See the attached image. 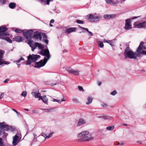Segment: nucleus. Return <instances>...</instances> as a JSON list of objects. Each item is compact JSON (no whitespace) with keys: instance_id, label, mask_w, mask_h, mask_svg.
I'll return each instance as SVG.
<instances>
[{"instance_id":"obj_1","label":"nucleus","mask_w":146,"mask_h":146,"mask_svg":"<svg viewBox=\"0 0 146 146\" xmlns=\"http://www.w3.org/2000/svg\"><path fill=\"white\" fill-rule=\"evenodd\" d=\"M124 54L126 58H129L130 59H135L137 57L140 56V55L138 54L137 52H133L128 47H127L125 49Z\"/></svg>"},{"instance_id":"obj_7","label":"nucleus","mask_w":146,"mask_h":146,"mask_svg":"<svg viewBox=\"0 0 146 146\" xmlns=\"http://www.w3.org/2000/svg\"><path fill=\"white\" fill-rule=\"evenodd\" d=\"M19 133H17L13 137V140L12 143L13 145L14 146L17 144L21 139V138L19 136Z\"/></svg>"},{"instance_id":"obj_26","label":"nucleus","mask_w":146,"mask_h":146,"mask_svg":"<svg viewBox=\"0 0 146 146\" xmlns=\"http://www.w3.org/2000/svg\"><path fill=\"white\" fill-rule=\"evenodd\" d=\"M16 6V4L14 3H11L9 4V7L11 9H14Z\"/></svg>"},{"instance_id":"obj_10","label":"nucleus","mask_w":146,"mask_h":146,"mask_svg":"<svg viewBox=\"0 0 146 146\" xmlns=\"http://www.w3.org/2000/svg\"><path fill=\"white\" fill-rule=\"evenodd\" d=\"M7 30V28L5 27L2 26L1 27H0V35H7L8 33H5Z\"/></svg>"},{"instance_id":"obj_28","label":"nucleus","mask_w":146,"mask_h":146,"mask_svg":"<svg viewBox=\"0 0 146 146\" xmlns=\"http://www.w3.org/2000/svg\"><path fill=\"white\" fill-rule=\"evenodd\" d=\"M42 2H43L44 3H46L47 5H48L49 4L50 1H52V0H38Z\"/></svg>"},{"instance_id":"obj_32","label":"nucleus","mask_w":146,"mask_h":146,"mask_svg":"<svg viewBox=\"0 0 146 146\" xmlns=\"http://www.w3.org/2000/svg\"><path fill=\"white\" fill-rule=\"evenodd\" d=\"M79 71L73 70L72 74L75 75H78L79 74Z\"/></svg>"},{"instance_id":"obj_30","label":"nucleus","mask_w":146,"mask_h":146,"mask_svg":"<svg viewBox=\"0 0 146 146\" xmlns=\"http://www.w3.org/2000/svg\"><path fill=\"white\" fill-rule=\"evenodd\" d=\"M88 101L86 103V104L88 105L91 103L92 102V97H89L88 98Z\"/></svg>"},{"instance_id":"obj_34","label":"nucleus","mask_w":146,"mask_h":146,"mask_svg":"<svg viewBox=\"0 0 146 146\" xmlns=\"http://www.w3.org/2000/svg\"><path fill=\"white\" fill-rule=\"evenodd\" d=\"M0 134L1 135H3V136L4 137H6V136L7 135V133H5L3 132V131H0Z\"/></svg>"},{"instance_id":"obj_46","label":"nucleus","mask_w":146,"mask_h":146,"mask_svg":"<svg viewBox=\"0 0 146 146\" xmlns=\"http://www.w3.org/2000/svg\"><path fill=\"white\" fill-rule=\"evenodd\" d=\"M76 22L79 24H83L84 23V22L83 21H81L80 20H77L76 21Z\"/></svg>"},{"instance_id":"obj_6","label":"nucleus","mask_w":146,"mask_h":146,"mask_svg":"<svg viewBox=\"0 0 146 146\" xmlns=\"http://www.w3.org/2000/svg\"><path fill=\"white\" fill-rule=\"evenodd\" d=\"M102 17L100 15L96 16L94 15L90 14L88 19H90L92 22H97Z\"/></svg>"},{"instance_id":"obj_49","label":"nucleus","mask_w":146,"mask_h":146,"mask_svg":"<svg viewBox=\"0 0 146 146\" xmlns=\"http://www.w3.org/2000/svg\"><path fill=\"white\" fill-rule=\"evenodd\" d=\"M78 26L80 27V29H81L84 30L86 31H88V29H87V28L81 27L80 26Z\"/></svg>"},{"instance_id":"obj_56","label":"nucleus","mask_w":146,"mask_h":146,"mask_svg":"<svg viewBox=\"0 0 146 146\" xmlns=\"http://www.w3.org/2000/svg\"><path fill=\"white\" fill-rule=\"evenodd\" d=\"M102 106L103 107H106L107 106V105L105 103H103L102 104Z\"/></svg>"},{"instance_id":"obj_19","label":"nucleus","mask_w":146,"mask_h":146,"mask_svg":"<svg viewBox=\"0 0 146 146\" xmlns=\"http://www.w3.org/2000/svg\"><path fill=\"white\" fill-rule=\"evenodd\" d=\"M42 100V101L45 104H48V99L46 98V96H44L41 97H40L38 99L39 100Z\"/></svg>"},{"instance_id":"obj_22","label":"nucleus","mask_w":146,"mask_h":146,"mask_svg":"<svg viewBox=\"0 0 146 146\" xmlns=\"http://www.w3.org/2000/svg\"><path fill=\"white\" fill-rule=\"evenodd\" d=\"M76 29V28L75 27L70 28L67 29L66 31V32L67 33L69 34L71 32L75 31Z\"/></svg>"},{"instance_id":"obj_25","label":"nucleus","mask_w":146,"mask_h":146,"mask_svg":"<svg viewBox=\"0 0 146 146\" xmlns=\"http://www.w3.org/2000/svg\"><path fill=\"white\" fill-rule=\"evenodd\" d=\"M103 42H106L109 44L111 46H113L114 43L112 40H107L105 39L104 40Z\"/></svg>"},{"instance_id":"obj_58","label":"nucleus","mask_w":146,"mask_h":146,"mask_svg":"<svg viewBox=\"0 0 146 146\" xmlns=\"http://www.w3.org/2000/svg\"><path fill=\"white\" fill-rule=\"evenodd\" d=\"M9 80V79H6L4 81V83H7L8 82Z\"/></svg>"},{"instance_id":"obj_8","label":"nucleus","mask_w":146,"mask_h":146,"mask_svg":"<svg viewBox=\"0 0 146 146\" xmlns=\"http://www.w3.org/2000/svg\"><path fill=\"white\" fill-rule=\"evenodd\" d=\"M46 62V61H44V60H41L39 62L35 63L34 67L39 68L40 67L44 66Z\"/></svg>"},{"instance_id":"obj_39","label":"nucleus","mask_w":146,"mask_h":146,"mask_svg":"<svg viewBox=\"0 0 146 146\" xmlns=\"http://www.w3.org/2000/svg\"><path fill=\"white\" fill-rule=\"evenodd\" d=\"M6 2V0H0V5L5 4Z\"/></svg>"},{"instance_id":"obj_54","label":"nucleus","mask_w":146,"mask_h":146,"mask_svg":"<svg viewBox=\"0 0 146 146\" xmlns=\"http://www.w3.org/2000/svg\"><path fill=\"white\" fill-rule=\"evenodd\" d=\"M86 31L88 32V33H89V35L91 36H93V34L91 32L89 31L88 29V31Z\"/></svg>"},{"instance_id":"obj_64","label":"nucleus","mask_w":146,"mask_h":146,"mask_svg":"<svg viewBox=\"0 0 146 146\" xmlns=\"http://www.w3.org/2000/svg\"><path fill=\"white\" fill-rule=\"evenodd\" d=\"M144 55H146V51H143L142 52Z\"/></svg>"},{"instance_id":"obj_36","label":"nucleus","mask_w":146,"mask_h":146,"mask_svg":"<svg viewBox=\"0 0 146 146\" xmlns=\"http://www.w3.org/2000/svg\"><path fill=\"white\" fill-rule=\"evenodd\" d=\"M34 138L32 142V143H31V145H32V144L33 143H34L35 142L37 141V139L36 137V135H34Z\"/></svg>"},{"instance_id":"obj_38","label":"nucleus","mask_w":146,"mask_h":146,"mask_svg":"<svg viewBox=\"0 0 146 146\" xmlns=\"http://www.w3.org/2000/svg\"><path fill=\"white\" fill-rule=\"evenodd\" d=\"M72 101L73 102L76 103H78L79 102L78 99L76 98H73L72 99Z\"/></svg>"},{"instance_id":"obj_43","label":"nucleus","mask_w":146,"mask_h":146,"mask_svg":"<svg viewBox=\"0 0 146 146\" xmlns=\"http://www.w3.org/2000/svg\"><path fill=\"white\" fill-rule=\"evenodd\" d=\"M54 133V132H51L48 135H47V139L49 138L52 137L53 134Z\"/></svg>"},{"instance_id":"obj_51","label":"nucleus","mask_w":146,"mask_h":146,"mask_svg":"<svg viewBox=\"0 0 146 146\" xmlns=\"http://www.w3.org/2000/svg\"><path fill=\"white\" fill-rule=\"evenodd\" d=\"M43 40L45 42L46 44H48V41L47 39H46V38H43Z\"/></svg>"},{"instance_id":"obj_17","label":"nucleus","mask_w":146,"mask_h":146,"mask_svg":"<svg viewBox=\"0 0 146 146\" xmlns=\"http://www.w3.org/2000/svg\"><path fill=\"white\" fill-rule=\"evenodd\" d=\"M0 127H1L0 131H3V130L6 131H8L9 130L8 125H5L3 123H0Z\"/></svg>"},{"instance_id":"obj_52","label":"nucleus","mask_w":146,"mask_h":146,"mask_svg":"<svg viewBox=\"0 0 146 146\" xmlns=\"http://www.w3.org/2000/svg\"><path fill=\"white\" fill-rule=\"evenodd\" d=\"M100 117L102 118L103 119H104V120H106L107 115L101 116Z\"/></svg>"},{"instance_id":"obj_3","label":"nucleus","mask_w":146,"mask_h":146,"mask_svg":"<svg viewBox=\"0 0 146 146\" xmlns=\"http://www.w3.org/2000/svg\"><path fill=\"white\" fill-rule=\"evenodd\" d=\"M40 53L42 55L44 56L43 60L44 61H46V62L51 57V55L50 54L48 50L46 49L42 50H41Z\"/></svg>"},{"instance_id":"obj_24","label":"nucleus","mask_w":146,"mask_h":146,"mask_svg":"<svg viewBox=\"0 0 146 146\" xmlns=\"http://www.w3.org/2000/svg\"><path fill=\"white\" fill-rule=\"evenodd\" d=\"M32 94L35 98H38L39 99L40 97H41L40 93L39 92H32Z\"/></svg>"},{"instance_id":"obj_5","label":"nucleus","mask_w":146,"mask_h":146,"mask_svg":"<svg viewBox=\"0 0 146 146\" xmlns=\"http://www.w3.org/2000/svg\"><path fill=\"white\" fill-rule=\"evenodd\" d=\"M143 42H141L137 50V52L140 55V54H144L142 52L143 51H145L143 50H146V47L143 45Z\"/></svg>"},{"instance_id":"obj_55","label":"nucleus","mask_w":146,"mask_h":146,"mask_svg":"<svg viewBox=\"0 0 146 146\" xmlns=\"http://www.w3.org/2000/svg\"><path fill=\"white\" fill-rule=\"evenodd\" d=\"M12 110L13 111H14L18 115H19L20 114V113L18 112L16 110H15L14 109H12Z\"/></svg>"},{"instance_id":"obj_40","label":"nucleus","mask_w":146,"mask_h":146,"mask_svg":"<svg viewBox=\"0 0 146 146\" xmlns=\"http://www.w3.org/2000/svg\"><path fill=\"white\" fill-rule=\"evenodd\" d=\"M23 34L24 36L27 39V31H26L25 32H23Z\"/></svg>"},{"instance_id":"obj_16","label":"nucleus","mask_w":146,"mask_h":146,"mask_svg":"<svg viewBox=\"0 0 146 146\" xmlns=\"http://www.w3.org/2000/svg\"><path fill=\"white\" fill-rule=\"evenodd\" d=\"M134 25L135 27H137L138 28H141L142 27H145L146 26V22H143L137 24L136 23H134Z\"/></svg>"},{"instance_id":"obj_53","label":"nucleus","mask_w":146,"mask_h":146,"mask_svg":"<svg viewBox=\"0 0 146 146\" xmlns=\"http://www.w3.org/2000/svg\"><path fill=\"white\" fill-rule=\"evenodd\" d=\"M112 117L111 116L107 115V120H110L112 119Z\"/></svg>"},{"instance_id":"obj_45","label":"nucleus","mask_w":146,"mask_h":146,"mask_svg":"<svg viewBox=\"0 0 146 146\" xmlns=\"http://www.w3.org/2000/svg\"><path fill=\"white\" fill-rule=\"evenodd\" d=\"M3 139L0 138V146H3Z\"/></svg>"},{"instance_id":"obj_13","label":"nucleus","mask_w":146,"mask_h":146,"mask_svg":"<svg viewBox=\"0 0 146 146\" xmlns=\"http://www.w3.org/2000/svg\"><path fill=\"white\" fill-rule=\"evenodd\" d=\"M4 52L3 50L0 51V65L4 64H8L9 63H7V62L4 61L2 59L3 55Z\"/></svg>"},{"instance_id":"obj_14","label":"nucleus","mask_w":146,"mask_h":146,"mask_svg":"<svg viewBox=\"0 0 146 146\" xmlns=\"http://www.w3.org/2000/svg\"><path fill=\"white\" fill-rule=\"evenodd\" d=\"M28 44L29 45L30 47L31 48L32 51L36 48V42H35L33 40H29L28 41Z\"/></svg>"},{"instance_id":"obj_62","label":"nucleus","mask_w":146,"mask_h":146,"mask_svg":"<svg viewBox=\"0 0 146 146\" xmlns=\"http://www.w3.org/2000/svg\"><path fill=\"white\" fill-rule=\"evenodd\" d=\"M57 102H58L59 104H60L61 103V101L60 100H57Z\"/></svg>"},{"instance_id":"obj_4","label":"nucleus","mask_w":146,"mask_h":146,"mask_svg":"<svg viewBox=\"0 0 146 146\" xmlns=\"http://www.w3.org/2000/svg\"><path fill=\"white\" fill-rule=\"evenodd\" d=\"M40 57V55H30L28 56V65L31 63L30 60L32 62L37 61Z\"/></svg>"},{"instance_id":"obj_50","label":"nucleus","mask_w":146,"mask_h":146,"mask_svg":"<svg viewBox=\"0 0 146 146\" xmlns=\"http://www.w3.org/2000/svg\"><path fill=\"white\" fill-rule=\"evenodd\" d=\"M40 136H43V137H44L46 138V139H47V135L46 134L44 133H42V135H41Z\"/></svg>"},{"instance_id":"obj_35","label":"nucleus","mask_w":146,"mask_h":146,"mask_svg":"<svg viewBox=\"0 0 146 146\" xmlns=\"http://www.w3.org/2000/svg\"><path fill=\"white\" fill-rule=\"evenodd\" d=\"M24 31V30H21L19 29H16L15 31L17 33H21L23 32Z\"/></svg>"},{"instance_id":"obj_37","label":"nucleus","mask_w":146,"mask_h":146,"mask_svg":"<svg viewBox=\"0 0 146 146\" xmlns=\"http://www.w3.org/2000/svg\"><path fill=\"white\" fill-rule=\"evenodd\" d=\"M24 59L23 57H21L20 59L16 61L15 62L19 63L21 62V61H24Z\"/></svg>"},{"instance_id":"obj_12","label":"nucleus","mask_w":146,"mask_h":146,"mask_svg":"<svg viewBox=\"0 0 146 146\" xmlns=\"http://www.w3.org/2000/svg\"><path fill=\"white\" fill-rule=\"evenodd\" d=\"M106 3L113 6H117L118 3L117 0H105Z\"/></svg>"},{"instance_id":"obj_44","label":"nucleus","mask_w":146,"mask_h":146,"mask_svg":"<svg viewBox=\"0 0 146 146\" xmlns=\"http://www.w3.org/2000/svg\"><path fill=\"white\" fill-rule=\"evenodd\" d=\"M117 93V92L115 90L113 91V92L111 93L110 94L114 96Z\"/></svg>"},{"instance_id":"obj_48","label":"nucleus","mask_w":146,"mask_h":146,"mask_svg":"<svg viewBox=\"0 0 146 146\" xmlns=\"http://www.w3.org/2000/svg\"><path fill=\"white\" fill-rule=\"evenodd\" d=\"M42 36L43 38L46 39L47 38V36L46 35L45 33H42Z\"/></svg>"},{"instance_id":"obj_41","label":"nucleus","mask_w":146,"mask_h":146,"mask_svg":"<svg viewBox=\"0 0 146 146\" xmlns=\"http://www.w3.org/2000/svg\"><path fill=\"white\" fill-rule=\"evenodd\" d=\"M27 93L26 92L23 91L21 93V95L24 97H25L27 96Z\"/></svg>"},{"instance_id":"obj_42","label":"nucleus","mask_w":146,"mask_h":146,"mask_svg":"<svg viewBox=\"0 0 146 146\" xmlns=\"http://www.w3.org/2000/svg\"><path fill=\"white\" fill-rule=\"evenodd\" d=\"M99 44H98V46L100 48H102L104 46L103 42H99Z\"/></svg>"},{"instance_id":"obj_29","label":"nucleus","mask_w":146,"mask_h":146,"mask_svg":"<svg viewBox=\"0 0 146 146\" xmlns=\"http://www.w3.org/2000/svg\"><path fill=\"white\" fill-rule=\"evenodd\" d=\"M1 38L3 39H4L7 41L8 42L10 43H11L12 42L11 40V39L8 37H2Z\"/></svg>"},{"instance_id":"obj_27","label":"nucleus","mask_w":146,"mask_h":146,"mask_svg":"<svg viewBox=\"0 0 146 146\" xmlns=\"http://www.w3.org/2000/svg\"><path fill=\"white\" fill-rule=\"evenodd\" d=\"M33 31L32 30H28V37L31 38L32 35L33 34Z\"/></svg>"},{"instance_id":"obj_59","label":"nucleus","mask_w":146,"mask_h":146,"mask_svg":"<svg viewBox=\"0 0 146 146\" xmlns=\"http://www.w3.org/2000/svg\"><path fill=\"white\" fill-rule=\"evenodd\" d=\"M51 109H44V110H46V111H50L51 110Z\"/></svg>"},{"instance_id":"obj_15","label":"nucleus","mask_w":146,"mask_h":146,"mask_svg":"<svg viewBox=\"0 0 146 146\" xmlns=\"http://www.w3.org/2000/svg\"><path fill=\"white\" fill-rule=\"evenodd\" d=\"M87 123V121L86 119L81 118L79 119L77 123V126H79L82 125L86 124Z\"/></svg>"},{"instance_id":"obj_20","label":"nucleus","mask_w":146,"mask_h":146,"mask_svg":"<svg viewBox=\"0 0 146 146\" xmlns=\"http://www.w3.org/2000/svg\"><path fill=\"white\" fill-rule=\"evenodd\" d=\"M116 16L115 14L111 15H105L104 16V18L105 19H109L111 18H114Z\"/></svg>"},{"instance_id":"obj_18","label":"nucleus","mask_w":146,"mask_h":146,"mask_svg":"<svg viewBox=\"0 0 146 146\" xmlns=\"http://www.w3.org/2000/svg\"><path fill=\"white\" fill-rule=\"evenodd\" d=\"M13 40L16 42H20L23 41L24 40V38L22 36H15L13 38Z\"/></svg>"},{"instance_id":"obj_2","label":"nucleus","mask_w":146,"mask_h":146,"mask_svg":"<svg viewBox=\"0 0 146 146\" xmlns=\"http://www.w3.org/2000/svg\"><path fill=\"white\" fill-rule=\"evenodd\" d=\"M88 134L89 132L88 131H83L78 134L77 136L78 137H82V138L80 139V141H88L93 139V138L88 135Z\"/></svg>"},{"instance_id":"obj_63","label":"nucleus","mask_w":146,"mask_h":146,"mask_svg":"<svg viewBox=\"0 0 146 146\" xmlns=\"http://www.w3.org/2000/svg\"><path fill=\"white\" fill-rule=\"evenodd\" d=\"M98 85L100 86L101 85V83L100 82H99L98 83Z\"/></svg>"},{"instance_id":"obj_47","label":"nucleus","mask_w":146,"mask_h":146,"mask_svg":"<svg viewBox=\"0 0 146 146\" xmlns=\"http://www.w3.org/2000/svg\"><path fill=\"white\" fill-rule=\"evenodd\" d=\"M78 87L79 90L80 91H82L83 92H84V90L83 88L82 87L78 86Z\"/></svg>"},{"instance_id":"obj_11","label":"nucleus","mask_w":146,"mask_h":146,"mask_svg":"<svg viewBox=\"0 0 146 146\" xmlns=\"http://www.w3.org/2000/svg\"><path fill=\"white\" fill-rule=\"evenodd\" d=\"M125 23L124 28L126 30H129L131 29V24L130 20L127 19L125 21Z\"/></svg>"},{"instance_id":"obj_31","label":"nucleus","mask_w":146,"mask_h":146,"mask_svg":"<svg viewBox=\"0 0 146 146\" xmlns=\"http://www.w3.org/2000/svg\"><path fill=\"white\" fill-rule=\"evenodd\" d=\"M106 129L109 131H111L113 130L114 129V126H113L112 125L111 126H109L107 127L106 128Z\"/></svg>"},{"instance_id":"obj_9","label":"nucleus","mask_w":146,"mask_h":146,"mask_svg":"<svg viewBox=\"0 0 146 146\" xmlns=\"http://www.w3.org/2000/svg\"><path fill=\"white\" fill-rule=\"evenodd\" d=\"M33 38L37 40H41L42 39V36L40 33L38 31L35 32Z\"/></svg>"},{"instance_id":"obj_60","label":"nucleus","mask_w":146,"mask_h":146,"mask_svg":"<svg viewBox=\"0 0 146 146\" xmlns=\"http://www.w3.org/2000/svg\"><path fill=\"white\" fill-rule=\"evenodd\" d=\"M54 20L53 19H52L50 20V23H54Z\"/></svg>"},{"instance_id":"obj_61","label":"nucleus","mask_w":146,"mask_h":146,"mask_svg":"<svg viewBox=\"0 0 146 146\" xmlns=\"http://www.w3.org/2000/svg\"><path fill=\"white\" fill-rule=\"evenodd\" d=\"M57 100L56 99L52 98V101L53 102H57Z\"/></svg>"},{"instance_id":"obj_21","label":"nucleus","mask_w":146,"mask_h":146,"mask_svg":"<svg viewBox=\"0 0 146 146\" xmlns=\"http://www.w3.org/2000/svg\"><path fill=\"white\" fill-rule=\"evenodd\" d=\"M36 48L38 47L39 49H40L41 50H43L44 48V45L42 44L41 43H39L38 42H36Z\"/></svg>"},{"instance_id":"obj_33","label":"nucleus","mask_w":146,"mask_h":146,"mask_svg":"<svg viewBox=\"0 0 146 146\" xmlns=\"http://www.w3.org/2000/svg\"><path fill=\"white\" fill-rule=\"evenodd\" d=\"M66 70L70 73H72L73 72V69L72 68L69 67H67L66 68Z\"/></svg>"},{"instance_id":"obj_57","label":"nucleus","mask_w":146,"mask_h":146,"mask_svg":"<svg viewBox=\"0 0 146 146\" xmlns=\"http://www.w3.org/2000/svg\"><path fill=\"white\" fill-rule=\"evenodd\" d=\"M4 94L3 93H2L1 95H0V99L2 98L3 96H4Z\"/></svg>"},{"instance_id":"obj_23","label":"nucleus","mask_w":146,"mask_h":146,"mask_svg":"<svg viewBox=\"0 0 146 146\" xmlns=\"http://www.w3.org/2000/svg\"><path fill=\"white\" fill-rule=\"evenodd\" d=\"M46 139V138L42 136L39 135L38 137V141L41 143H42L45 141Z\"/></svg>"}]
</instances>
